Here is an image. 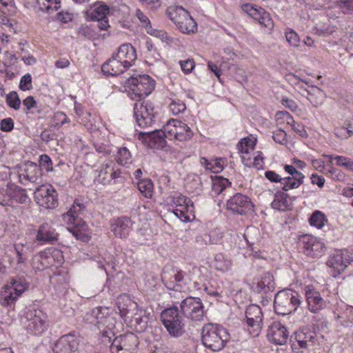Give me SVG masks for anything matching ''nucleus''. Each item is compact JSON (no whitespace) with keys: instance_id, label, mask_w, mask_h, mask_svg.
<instances>
[{"instance_id":"nucleus-1","label":"nucleus","mask_w":353,"mask_h":353,"mask_svg":"<svg viewBox=\"0 0 353 353\" xmlns=\"http://www.w3.org/2000/svg\"><path fill=\"white\" fill-rule=\"evenodd\" d=\"M141 134L146 136L145 140L148 147L154 149L163 148L165 144V139L182 142L190 140L194 135L193 131L185 123L174 119L168 120L161 130Z\"/></svg>"},{"instance_id":"nucleus-2","label":"nucleus","mask_w":353,"mask_h":353,"mask_svg":"<svg viewBox=\"0 0 353 353\" xmlns=\"http://www.w3.org/2000/svg\"><path fill=\"white\" fill-rule=\"evenodd\" d=\"M117 307L124 322L137 332H143L148 327L150 312L139 308L137 303L130 296L121 294L117 299Z\"/></svg>"},{"instance_id":"nucleus-3","label":"nucleus","mask_w":353,"mask_h":353,"mask_svg":"<svg viewBox=\"0 0 353 353\" xmlns=\"http://www.w3.org/2000/svg\"><path fill=\"white\" fill-rule=\"evenodd\" d=\"M115 315L116 313L111 312L108 307H97L85 315V320L101 331L103 342H110L121 327V323L116 321Z\"/></svg>"},{"instance_id":"nucleus-4","label":"nucleus","mask_w":353,"mask_h":353,"mask_svg":"<svg viewBox=\"0 0 353 353\" xmlns=\"http://www.w3.org/2000/svg\"><path fill=\"white\" fill-rule=\"evenodd\" d=\"M28 286L23 277L12 278L0 289V305L8 312L14 310L16 303Z\"/></svg>"},{"instance_id":"nucleus-5","label":"nucleus","mask_w":353,"mask_h":353,"mask_svg":"<svg viewBox=\"0 0 353 353\" xmlns=\"http://www.w3.org/2000/svg\"><path fill=\"white\" fill-rule=\"evenodd\" d=\"M229 339L227 330L221 325L209 323L203 327L202 343L212 352L221 350L225 346Z\"/></svg>"},{"instance_id":"nucleus-6","label":"nucleus","mask_w":353,"mask_h":353,"mask_svg":"<svg viewBox=\"0 0 353 353\" xmlns=\"http://www.w3.org/2000/svg\"><path fill=\"white\" fill-rule=\"evenodd\" d=\"M81 210V205L74 202L68 212L63 215V220L70 225L68 230L77 239L88 241L91 237V232L85 222L79 217Z\"/></svg>"},{"instance_id":"nucleus-7","label":"nucleus","mask_w":353,"mask_h":353,"mask_svg":"<svg viewBox=\"0 0 353 353\" xmlns=\"http://www.w3.org/2000/svg\"><path fill=\"white\" fill-rule=\"evenodd\" d=\"M256 140L254 135L250 134L248 137L242 139L239 142L237 148L243 163L247 167H252L260 170L263 169L264 158L263 152L261 151L252 152Z\"/></svg>"},{"instance_id":"nucleus-8","label":"nucleus","mask_w":353,"mask_h":353,"mask_svg":"<svg viewBox=\"0 0 353 353\" xmlns=\"http://www.w3.org/2000/svg\"><path fill=\"white\" fill-rule=\"evenodd\" d=\"M154 81L147 74H139L130 77L126 82L129 97L137 101H141L142 97L148 96L154 88Z\"/></svg>"},{"instance_id":"nucleus-9","label":"nucleus","mask_w":353,"mask_h":353,"mask_svg":"<svg viewBox=\"0 0 353 353\" xmlns=\"http://www.w3.org/2000/svg\"><path fill=\"white\" fill-rule=\"evenodd\" d=\"M301 304L300 296L292 290L279 291L274 296V312L280 315L289 314L299 307Z\"/></svg>"},{"instance_id":"nucleus-10","label":"nucleus","mask_w":353,"mask_h":353,"mask_svg":"<svg viewBox=\"0 0 353 353\" xmlns=\"http://www.w3.org/2000/svg\"><path fill=\"white\" fill-rule=\"evenodd\" d=\"M201 276V270L196 266H190L188 270L182 271H174V274L169 281H166L165 285L168 288L175 291H185L188 287H185L188 281H193L194 288L201 289L199 281L196 279Z\"/></svg>"},{"instance_id":"nucleus-11","label":"nucleus","mask_w":353,"mask_h":353,"mask_svg":"<svg viewBox=\"0 0 353 353\" xmlns=\"http://www.w3.org/2000/svg\"><path fill=\"white\" fill-rule=\"evenodd\" d=\"M62 252L57 248H49L36 254L32 259V267L36 271L61 265L63 262Z\"/></svg>"},{"instance_id":"nucleus-12","label":"nucleus","mask_w":353,"mask_h":353,"mask_svg":"<svg viewBox=\"0 0 353 353\" xmlns=\"http://www.w3.org/2000/svg\"><path fill=\"white\" fill-rule=\"evenodd\" d=\"M161 319L171 336L177 338L185 333V323L179 313L177 307L163 310L161 314Z\"/></svg>"},{"instance_id":"nucleus-13","label":"nucleus","mask_w":353,"mask_h":353,"mask_svg":"<svg viewBox=\"0 0 353 353\" xmlns=\"http://www.w3.org/2000/svg\"><path fill=\"white\" fill-rule=\"evenodd\" d=\"M31 252V248L28 243H14L7 255L10 267L16 271L24 272L28 269Z\"/></svg>"},{"instance_id":"nucleus-14","label":"nucleus","mask_w":353,"mask_h":353,"mask_svg":"<svg viewBox=\"0 0 353 353\" xmlns=\"http://www.w3.org/2000/svg\"><path fill=\"white\" fill-rule=\"evenodd\" d=\"M170 19L184 34L193 33L197 30V24L188 10L181 6L170 7L167 10Z\"/></svg>"},{"instance_id":"nucleus-15","label":"nucleus","mask_w":353,"mask_h":353,"mask_svg":"<svg viewBox=\"0 0 353 353\" xmlns=\"http://www.w3.org/2000/svg\"><path fill=\"white\" fill-rule=\"evenodd\" d=\"M23 322L27 332L34 335H41L48 327L47 316L41 310H28Z\"/></svg>"},{"instance_id":"nucleus-16","label":"nucleus","mask_w":353,"mask_h":353,"mask_svg":"<svg viewBox=\"0 0 353 353\" xmlns=\"http://www.w3.org/2000/svg\"><path fill=\"white\" fill-rule=\"evenodd\" d=\"M173 213L181 221L188 223L194 218L192 201L186 196L176 194L172 196Z\"/></svg>"},{"instance_id":"nucleus-17","label":"nucleus","mask_w":353,"mask_h":353,"mask_svg":"<svg viewBox=\"0 0 353 353\" xmlns=\"http://www.w3.org/2000/svg\"><path fill=\"white\" fill-rule=\"evenodd\" d=\"M353 261V254L347 250H338L330 255L326 265L330 269V273L336 277L345 271Z\"/></svg>"},{"instance_id":"nucleus-18","label":"nucleus","mask_w":353,"mask_h":353,"mask_svg":"<svg viewBox=\"0 0 353 353\" xmlns=\"http://www.w3.org/2000/svg\"><path fill=\"white\" fill-rule=\"evenodd\" d=\"M108 343H110V342ZM110 343L111 353H136L139 341L134 334L128 332L114 336Z\"/></svg>"},{"instance_id":"nucleus-19","label":"nucleus","mask_w":353,"mask_h":353,"mask_svg":"<svg viewBox=\"0 0 353 353\" xmlns=\"http://www.w3.org/2000/svg\"><path fill=\"white\" fill-rule=\"evenodd\" d=\"M157 111L152 103L137 101L134 105V116L140 128L151 126L155 121Z\"/></svg>"},{"instance_id":"nucleus-20","label":"nucleus","mask_w":353,"mask_h":353,"mask_svg":"<svg viewBox=\"0 0 353 353\" xmlns=\"http://www.w3.org/2000/svg\"><path fill=\"white\" fill-rule=\"evenodd\" d=\"M181 311L188 319L194 321L203 319L205 312L203 304L199 298L189 296L183 300L180 304Z\"/></svg>"},{"instance_id":"nucleus-21","label":"nucleus","mask_w":353,"mask_h":353,"mask_svg":"<svg viewBox=\"0 0 353 353\" xmlns=\"http://www.w3.org/2000/svg\"><path fill=\"white\" fill-rule=\"evenodd\" d=\"M34 199L40 206L47 209H53L58 205L57 192L50 184H43L37 188Z\"/></svg>"},{"instance_id":"nucleus-22","label":"nucleus","mask_w":353,"mask_h":353,"mask_svg":"<svg viewBox=\"0 0 353 353\" xmlns=\"http://www.w3.org/2000/svg\"><path fill=\"white\" fill-rule=\"evenodd\" d=\"M299 244L304 249V253L312 257H319L325 252V245L316 236L305 234L299 238Z\"/></svg>"},{"instance_id":"nucleus-23","label":"nucleus","mask_w":353,"mask_h":353,"mask_svg":"<svg viewBox=\"0 0 353 353\" xmlns=\"http://www.w3.org/2000/svg\"><path fill=\"white\" fill-rule=\"evenodd\" d=\"M305 296L307 309L312 313L317 314L327 306V301L322 297L320 292L312 285L305 286Z\"/></svg>"},{"instance_id":"nucleus-24","label":"nucleus","mask_w":353,"mask_h":353,"mask_svg":"<svg viewBox=\"0 0 353 353\" xmlns=\"http://www.w3.org/2000/svg\"><path fill=\"white\" fill-rule=\"evenodd\" d=\"M247 323L252 330H249L250 334L253 336H259L262 328L263 313L261 308L256 305H249L245 312Z\"/></svg>"},{"instance_id":"nucleus-25","label":"nucleus","mask_w":353,"mask_h":353,"mask_svg":"<svg viewBox=\"0 0 353 353\" xmlns=\"http://www.w3.org/2000/svg\"><path fill=\"white\" fill-rule=\"evenodd\" d=\"M42 176L41 168L35 163L28 162L20 168L19 181L26 185L28 182L38 183Z\"/></svg>"},{"instance_id":"nucleus-26","label":"nucleus","mask_w":353,"mask_h":353,"mask_svg":"<svg viewBox=\"0 0 353 353\" xmlns=\"http://www.w3.org/2000/svg\"><path fill=\"white\" fill-rule=\"evenodd\" d=\"M252 207L250 198L240 193L234 194L227 201V209L239 214L248 213Z\"/></svg>"},{"instance_id":"nucleus-27","label":"nucleus","mask_w":353,"mask_h":353,"mask_svg":"<svg viewBox=\"0 0 353 353\" xmlns=\"http://www.w3.org/2000/svg\"><path fill=\"white\" fill-rule=\"evenodd\" d=\"M115 164L110 160L104 161L97 170V179L102 184L110 183L121 176L119 169L114 168Z\"/></svg>"},{"instance_id":"nucleus-28","label":"nucleus","mask_w":353,"mask_h":353,"mask_svg":"<svg viewBox=\"0 0 353 353\" xmlns=\"http://www.w3.org/2000/svg\"><path fill=\"white\" fill-rule=\"evenodd\" d=\"M266 336L270 342L281 345L287 342L288 332L281 322L275 321L269 325Z\"/></svg>"},{"instance_id":"nucleus-29","label":"nucleus","mask_w":353,"mask_h":353,"mask_svg":"<svg viewBox=\"0 0 353 353\" xmlns=\"http://www.w3.org/2000/svg\"><path fill=\"white\" fill-rule=\"evenodd\" d=\"M79 345L78 336L69 334L62 336L54 344V353H73L77 351Z\"/></svg>"},{"instance_id":"nucleus-30","label":"nucleus","mask_w":353,"mask_h":353,"mask_svg":"<svg viewBox=\"0 0 353 353\" xmlns=\"http://www.w3.org/2000/svg\"><path fill=\"white\" fill-rule=\"evenodd\" d=\"M6 196L8 199V205H10L17 203L26 204L30 201L26 190L13 184L8 185Z\"/></svg>"},{"instance_id":"nucleus-31","label":"nucleus","mask_w":353,"mask_h":353,"mask_svg":"<svg viewBox=\"0 0 353 353\" xmlns=\"http://www.w3.org/2000/svg\"><path fill=\"white\" fill-rule=\"evenodd\" d=\"M115 54L128 69L132 66L137 60L136 50L130 43L121 45Z\"/></svg>"},{"instance_id":"nucleus-32","label":"nucleus","mask_w":353,"mask_h":353,"mask_svg":"<svg viewBox=\"0 0 353 353\" xmlns=\"http://www.w3.org/2000/svg\"><path fill=\"white\" fill-rule=\"evenodd\" d=\"M132 222L129 218L121 217L112 221L110 224L111 231L116 237L126 238L131 230Z\"/></svg>"},{"instance_id":"nucleus-33","label":"nucleus","mask_w":353,"mask_h":353,"mask_svg":"<svg viewBox=\"0 0 353 353\" xmlns=\"http://www.w3.org/2000/svg\"><path fill=\"white\" fill-rule=\"evenodd\" d=\"M101 69L105 74L112 76L119 75L128 70L115 54H112V57L103 64Z\"/></svg>"},{"instance_id":"nucleus-34","label":"nucleus","mask_w":353,"mask_h":353,"mask_svg":"<svg viewBox=\"0 0 353 353\" xmlns=\"http://www.w3.org/2000/svg\"><path fill=\"white\" fill-rule=\"evenodd\" d=\"M58 234L48 223L41 225L37 230L36 240L42 242H52L57 239Z\"/></svg>"},{"instance_id":"nucleus-35","label":"nucleus","mask_w":353,"mask_h":353,"mask_svg":"<svg viewBox=\"0 0 353 353\" xmlns=\"http://www.w3.org/2000/svg\"><path fill=\"white\" fill-rule=\"evenodd\" d=\"M70 276L67 272H59L51 277V283L60 295H64L68 288Z\"/></svg>"},{"instance_id":"nucleus-36","label":"nucleus","mask_w":353,"mask_h":353,"mask_svg":"<svg viewBox=\"0 0 353 353\" xmlns=\"http://www.w3.org/2000/svg\"><path fill=\"white\" fill-rule=\"evenodd\" d=\"M308 222L310 225L318 230H323L325 226H328L329 221L324 212L316 210L310 215Z\"/></svg>"},{"instance_id":"nucleus-37","label":"nucleus","mask_w":353,"mask_h":353,"mask_svg":"<svg viewBox=\"0 0 353 353\" xmlns=\"http://www.w3.org/2000/svg\"><path fill=\"white\" fill-rule=\"evenodd\" d=\"M313 336L307 335L303 331H297L295 332L294 341H292V348L293 350L301 348L307 349L309 347L310 343H312Z\"/></svg>"},{"instance_id":"nucleus-38","label":"nucleus","mask_w":353,"mask_h":353,"mask_svg":"<svg viewBox=\"0 0 353 353\" xmlns=\"http://www.w3.org/2000/svg\"><path fill=\"white\" fill-rule=\"evenodd\" d=\"M201 164L213 173L221 172L224 168V160L221 158L208 160L205 157L201 158Z\"/></svg>"},{"instance_id":"nucleus-39","label":"nucleus","mask_w":353,"mask_h":353,"mask_svg":"<svg viewBox=\"0 0 353 353\" xmlns=\"http://www.w3.org/2000/svg\"><path fill=\"white\" fill-rule=\"evenodd\" d=\"M307 99L315 107L321 105L325 99L324 92L316 86H312L307 91Z\"/></svg>"},{"instance_id":"nucleus-40","label":"nucleus","mask_w":353,"mask_h":353,"mask_svg":"<svg viewBox=\"0 0 353 353\" xmlns=\"http://www.w3.org/2000/svg\"><path fill=\"white\" fill-rule=\"evenodd\" d=\"M304 178L305 176L283 177L281 181V188L285 191L297 188L303 183Z\"/></svg>"},{"instance_id":"nucleus-41","label":"nucleus","mask_w":353,"mask_h":353,"mask_svg":"<svg viewBox=\"0 0 353 353\" xmlns=\"http://www.w3.org/2000/svg\"><path fill=\"white\" fill-rule=\"evenodd\" d=\"M245 11L254 19L257 21L260 24L264 23L263 15L264 10L256 5L246 4L244 7Z\"/></svg>"},{"instance_id":"nucleus-42","label":"nucleus","mask_w":353,"mask_h":353,"mask_svg":"<svg viewBox=\"0 0 353 353\" xmlns=\"http://www.w3.org/2000/svg\"><path fill=\"white\" fill-rule=\"evenodd\" d=\"M213 266L216 270L222 272H225L230 269L232 263L231 261L225 255L221 253H219L214 256Z\"/></svg>"},{"instance_id":"nucleus-43","label":"nucleus","mask_w":353,"mask_h":353,"mask_svg":"<svg viewBox=\"0 0 353 353\" xmlns=\"http://www.w3.org/2000/svg\"><path fill=\"white\" fill-rule=\"evenodd\" d=\"M276 125L280 128H285L294 123V118L286 111H279L274 116Z\"/></svg>"},{"instance_id":"nucleus-44","label":"nucleus","mask_w":353,"mask_h":353,"mask_svg":"<svg viewBox=\"0 0 353 353\" xmlns=\"http://www.w3.org/2000/svg\"><path fill=\"white\" fill-rule=\"evenodd\" d=\"M230 184V182L226 178L217 176H214L212 179V192L214 194L218 195Z\"/></svg>"},{"instance_id":"nucleus-45","label":"nucleus","mask_w":353,"mask_h":353,"mask_svg":"<svg viewBox=\"0 0 353 353\" xmlns=\"http://www.w3.org/2000/svg\"><path fill=\"white\" fill-rule=\"evenodd\" d=\"M40 10L48 14L57 11L61 7V0H38Z\"/></svg>"},{"instance_id":"nucleus-46","label":"nucleus","mask_w":353,"mask_h":353,"mask_svg":"<svg viewBox=\"0 0 353 353\" xmlns=\"http://www.w3.org/2000/svg\"><path fill=\"white\" fill-rule=\"evenodd\" d=\"M137 188L140 192L146 198L151 199L153 195L154 185L150 179H143L138 181Z\"/></svg>"},{"instance_id":"nucleus-47","label":"nucleus","mask_w":353,"mask_h":353,"mask_svg":"<svg viewBox=\"0 0 353 353\" xmlns=\"http://www.w3.org/2000/svg\"><path fill=\"white\" fill-rule=\"evenodd\" d=\"M271 205L275 210L281 211L287 210L289 208V203L286 195L283 193L275 194Z\"/></svg>"},{"instance_id":"nucleus-48","label":"nucleus","mask_w":353,"mask_h":353,"mask_svg":"<svg viewBox=\"0 0 353 353\" xmlns=\"http://www.w3.org/2000/svg\"><path fill=\"white\" fill-rule=\"evenodd\" d=\"M115 159L119 164L125 165L131 163L132 155L127 148L122 147L118 148Z\"/></svg>"},{"instance_id":"nucleus-49","label":"nucleus","mask_w":353,"mask_h":353,"mask_svg":"<svg viewBox=\"0 0 353 353\" xmlns=\"http://www.w3.org/2000/svg\"><path fill=\"white\" fill-rule=\"evenodd\" d=\"M108 11L109 8L106 5L97 3L94 6L92 12V19L94 20L106 19Z\"/></svg>"},{"instance_id":"nucleus-50","label":"nucleus","mask_w":353,"mask_h":353,"mask_svg":"<svg viewBox=\"0 0 353 353\" xmlns=\"http://www.w3.org/2000/svg\"><path fill=\"white\" fill-rule=\"evenodd\" d=\"M7 105L14 110H19L21 107V99L15 91L9 92L6 97Z\"/></svg>"},{"instance_id":"nucleus-51","label":"nucleus","mask_w":353,"mask_h":353,"mask_svg":"<svg viewBox=\"0 0 353 353\" xmlns=\"http://www.w3.org/2000/svg\"><path fill=\"white\" fill-rule=\"evenodd\" d=\"M169 108L173 114L176 115L183 112L186 109V105L185 103L181 99H172L171 102L170 103Z\"/></svg>"},{"instance_id":"nucleus-52","label":"nucleus","mask_w":353,"mask_h":353,"mask_svg":"<svg viewBox=\"0 0 353 353\" xmlns=\"http://www.w3.org/2000/svg\"><path fill=\"white\" fill-rule=\"evenodd\" d=\"M285 36L287 41L291 46H299L301 40L299 34L294 30L291 28H287L285 32Z\"/></svg>"},{"instance_id":"nucleus-53","label":"nucleus","mask_w":353,"mask_h":353,"mask_svg":"<svg viewBox=\"0 0 353 353\" xmlns=\"http://www.w3.org/2000/svg\"><path fill=\"white\" fill-rule=\"evenodd\" d=\"M334 132L341 139H346L353 136V130L344 126L336 127Z\"/></svg>"},{"instance_id":"nucleus-54","label":"nucleus","mask_w":353,"mask_h":353,"mask_svg":"<svg viewBox=\"0 0 353 353\" xmlns=\"http://www.w3.org/2000/svg\"><path fill=\"white\" fill-rule=\"evenodd\" d=\"M272 138L274 141L281 145H285L288 143L287 134L283 128H279L273 132Z\"/></svg>"},{"instance_id":"nucleus-55","label":"nucleus","mask_w":353,"mask_h":353,"mask_svg":"<svg viewBox=\"0 0 353 353\" xmlns=\"http://www.w3.org/2000/svg\"><path fill=\"white\" fill-rule=\"evenodd\" d=\"M40 168H43L47 172L53 171L52 161L50 157L47 154H42L39 157V165Z\"/></svg>"},{"instance_id":"nucleus-56","label":"nucleus","mask_w":353,"mask_h":353,"mask_svg":"<svg viewBox=\"0 0 353 353\" xmlns=\"http://www.w3.org/2000/svg\"><path fill=\"white\" fill-rule=\"evenodd\" d=\"M19 88L23 91L30 90L32 88V77L30 74H26L21 78Z\"/></svg>"},{"instance_id":"nucleus-57","label":"nucleus","mask_w":353,"mask_h":353,"mask_svg":"<svg viewBox=\"0 0 353 353\" xmlns=\"http://www.w3.org/2000/svg\"><path fill=\"white\" fill-rule=\"evenodd\" d=\"M145 30L149 34L160 38L161 40L168 39V34L162 30H157L152 28L151 25H148L145 27Z\"/></svg>"},{"instance_id":"nucleus-58","label":"nucleus","mask_w":353,"mask_h":353,"mask_svg":"<svg viewBox=\"0 0 353 353\" xmlns=\"http://www.w3.org/2000/svg\"><path fill=\"white\" fill-rule=\"evenodd\" d=\"M181 68L185 74L190 73L195 67V63L193 59H186L179 62Z\"/></svg>"},{"instance_id":"nucleus-59","label":"nucleus","mask_w":353,"mask_h":353,"mask_svg":"<svg viewBox=\"0 0 353 353\" xmlns=\"http://www.w3.org/2000/svg\"><path fill=\"white\" fill-rule=\"evenodd\" d=\"M290 126L300 137H306L307 136V131L305 129V126L302 123H296L294 120V123L290 124Z\"/></svg>"},{"instance_id":"nucleus-60","label":"nucleus","mask_w":353,"mask_h":353,"mask_svg":"<svg viewBox=\"0 0 353 353\" xmlns=\"http://www.w3.org/2000/svg\"><path fill=\"white\" fill-rule=\"evenodd\" d=\"M14 128V121L11 118H6L1 121L0 129L3 132H10Z\"/></svg>"},{"instance_id":"nucleus-61","label":"nucleus","mask_w":353,"mask_h":353,"mask_svg":"<svg viewBox=\"0 0 353 353\" xmlns=\"http://www.w3.org/2000/svg\"><path fill=\"white\" fill-rule=\"evenodd\" d=\"M281 104L285 108L290 109L292 112H296L298 110V105L296 103L288 97H283L281 101Z\"/></svg>"},{"instance_id":"nucleus-62","label":"nucleus","mask_w":353,"mask_h":353,"mask_svg":"<svg viewBox=\"0 0 353 353\" xmlns=\"http://www.w3.org/2000/svg\"><path fill=\"white\" fill-rule=\"evenodd\" d=\"M323 157L327 158L329 161L332 163L333 161H336V163L339 166H343L347 157L343 156L332 155V154H323Z\"/></svg>"},{"instance_id":"nucleus-63","label":"nucleus","mask_w":353,"mask_h":353,"mask_svg":"<svg viewBox=\"0 0 353 353\" xmlns=\"http://www.w3.org/2000/svg\"><path fill=\"white\" fill-rule=\"evenodd\" d=\"M56 19L61 23H66L72 20V14L68 12H59L57 14Z\"/></svg>"},{"instance_id":"nucleus-64","label":"nucleus","mask_w":353,"mask_h":353,"mask_svg":"<svg viewBox=\"0 0 353 353\" xmlns=\"http://www.w3.org/2000/svg\"><path fill=\"white\" fill-rule=\"evenodd\" d=\"M311 183L313 185H316L319 188H322L325 183V178L323 176L319 175L316 173H314L310 177Z\"/></svg>"}]
</instances>
